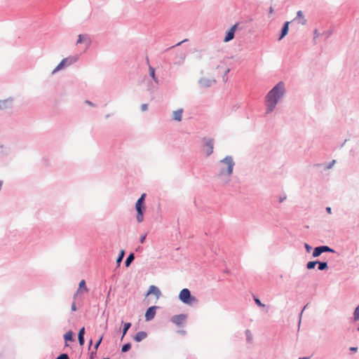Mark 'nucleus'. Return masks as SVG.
<instances>
[{
  "instance_id": "38",
  "label": "nucleus",
  "mask_w": 359,
  "mask_h": 359,
  "mask_svg": "<svg viewBox=\"0 0 359 359\" xmlns=\"http://www.w3.org/2000/svg\"><path fill=\"white\" fill-rule=\"evenodd\" d=\"M357 350H358V348H356V347H351L350 348V351H353V352H355V351H357Z\"/></svg>"
},
{
  "instance_id": "29",
  "label": "nucleus",
  "mask_w": 359,
  "mask_h": 359,
  "mask_svg": "<svg viewBox=\"0 0 359 359\" xmlns=\"http://www.w3.org/2000/svg\"><path fill=\"white\" fill-rule=\"evenodd\" d=\"M79 341L81 346H83L84 344V337L82 335H78Z\"/></svg>"
},
{
  "instance_id": "17",
  "label": "nucleus",
  "mask_w": 359,
  "mask_h": 359,
  "mask_svg": "<svg viewBox=\"0 0 359 359\" xmlns=\"http://www.w3.org/2000/svg\"><path fill=\"white\" fill-rule=\"evenodd\" d=\"M297 17L299 20V23L304 25L306 23V20L305 19L302 11H299L297 13Z\"/></svg>"
},
{
  "instance_id": "40",
  "label": "nucleus",
  "mask_w": 359,
  "mask_h": 359,
  "mask_svg": "<svg viewBox=\"0 0 359 359\" xmlns=\"http://www.w3.org/2000/svg\"><path fill=\"white\" fill-rule=\"evenodd\" d=\"M187 41V39H185V40H184V41H182L179 42V43L177 44V46H180V45H181L183 42H184V41Z\"/></svg>"
},
{
  "instance_id": "32",
  "label": "nucleus",
  "mask_w": 359,
  "mask_h": 359,
  "mask_svg": "<svg viewBox=\"0 0 359 359\" xmlns=\"http://www.w3.org/2000/svg\"><path fill=\"white\" fill-rule=\"evenodd\" d=\"M145 196L146 194H142L141 197L137 201H141V203H144Z\"/></svg>"
},
{
  "instance_id": "39",
  "label": "nucleus",
  "mask_w": 359,
  "mask_h": 359,
  "mask_svg": "<svg viewBox=\"0 0 359 359\" xmlns=\"http://www.w3.org/2000/svg\"><path fill=\"white\" fill-rule=\"evenodd\" d=\"M326 210H327V213H329V214H332V209H331V208H330V207H327V208H326Z\"/></svg>"
},
{
  "instance_id": "42",
  "label": "nucleus",
  "mask_w": 359,
  "mask_h": 359,
  "mask_svg": "<svg viewBox=\"0 0 359 359\" xmlns=\"http://www.w3.org/2000/svg\"><path fill=\"white\" fill-rule=\"evenodd\" d=\"M299 359H309L308 358H300Z\"/></svg>"
},
{
  "instance_id": "23",
  "label": "nucleus",
  "mask_w": 359,
  "mask_h": 359,
  "mask_svg": "<svg viewBox=\"0 0 359 359\" xmlns=\"http://www.w3.org/2000/svg\"><path fill=\"white\" fill-rule=\"evenodd\" d=\"M318 262H309L306 264V267L308 269H312L316 266Z\"/></svg>"
},
{
  "instance_id": "34",
  "label": "nucleus",
  "mask_w": 359,
  "mask_h": 359,
  "mask_svg": "<svg viewBox=\"0 0 359 359\" xmlns=\"http://www.w3.org/2000/svg\"><path fill=\"white\" fill-rule=\"evenodd\" d=\"M146 236H147L146 234H144V235L141 236V238H140V243H144V241L146 239Z\"/></svg>"
},
{
  "instance_id": "11",
  "label": "nucleus",
  "mask_w": 359,
  "mask_h": 359,
  "mask_svg": "<svg viewBox=\"0 0 359 359\" xmlns=\"http://www.w3.org/2000/svg\"><path fill=\"white\" fill-rule=\"evenodd\" d=\"M185 318H186L185 316L183 314L177 315V316H174L172 318L171 320L175 325L180 326L184 323V322L185 320Z\"/></svg>"
},
{
  "instance_id": "16",
  "label": "nucleus",
  "mask_w": 359,
  "mask_h": 359,
  "mask_svg": "<svg viewBox=\"0 0 359 359\" xmlns=\"http://www.w3.org/2000/svg\"><path fill=\"white\" fill-rule=\"evenodd\" d=\"M289 22H286L283 27V29H282V33H281V35L279 38V40L282 39L287 34V32H288V29H289Z\"/></svg>"
},
{
  "instance_id": "14",
  "label": "nucleus",
  "mask_w": 359,
  "mask_h": 359,
  "mask_svg": "<svg viewBox=\"0 0 359 359\" xmlns=\"http://www.w3.org/2000/svg\"><path fill=\"white\" fill-rule=\"evenodd\" d=\"M147 337V334L145 332L142 331V332H137L135 335L134 339H135V341L139 342V341H141L143 339H144Z\"/></svg>"
},
{
  "instance_id": "9",
  "label": "nucleus",
  "mask_w": 359,
  "mask_h": 359,
  "mask_svg": "<svg viewBox=\"0 0 359 359\" xmlns=\"http://www.w3.org/2000/svg\"><path fill=\"white\" fill-rule=\"evenodd\" d=\"M237 26L238 25L236 24L231 27V29L227 32L225 38L224 39V42H228L234 38V33L237 29Z\"/></svg>"
},
{
  "instance_id": "12",
  "label": "nucleus",
  "mask_w": 359,
  "mask_h": 359,
  "mask_svg": "<svg viewBox=\"0 0 359 359\" xmlns=\"http://www.w3.org/2000/svg\"><path fill=\"white\" fill-rule=\"evenodd\" d=\"M149 294H154L157 299H158L161 295V291L156 286L151 285L147 292V295Z\"/></svg>"
},
{
  "instance_id": "21",
  "label": "nucleus",
  "mask_w": 359,
  "mask_h": 359,
  "mask_svg": "<svg viewBox=\"0 0 359 359\" xmlns=\"http://www.w3.org/2000/svg\"><path fill=\"white\" fill-rule=\"evenodd\" d=\"M353 318L355 321L359 320V305L355 308L354 311Z\"/></svg>"
},
{
  "instance_id": "18",
  "label": "nucleus",
  "mask_w": 359,
  "mask_h": 359,
  "mask_svg": "<svg viewBox=\"0 0 359 359\" xmlns=\"http://www.w3.org/2000/svg\"><path fill=\"white\" fill-rule=\"evenodd\" d=\"M64 339L65 340V341H72L73 340V333L72 331H69L67 332L65 335H64ZM65 345L67 346L68 344L66 343Z\"/></svg>"
},
{
  "instance_id": "22",
  "label": "nucleus",
  "mask_w": 359,
  "mask_h": 359,
  "mask_svg": "<svg viewBox=\"0 0 359 359\" xmlns=\"http://www.w3.org/2000/svg\"><path fill=\"white\" fill-rule=\"evenodd\" d=\"M318 269L320 271L324 270L327 268V264L326 262H318Z\"/></svg>"
},
{
  "instance_id": "7",
  "label": "nucleus",
  "mask_w": 359,
  "mask_h": 359,
  "mask_svg": "<svg viewBox=\"0 0 359 359\" xmlns=\"http://www.w3.org/2000/svg\"><path fill=\"white\" fill-rule=\"evenodd\" d=\"M333 252L334 250L332 249H331L330 248H329L328 246L322 245L320 247H317L314 249V250L313 252V256L314 257H317L320 256L323 252Z\"/></svg>"
},
{
  "instance_id": "24",
  "label": "nucleus",
  "mask_w": 359,
  "mask_h": 359,
  "mask_svg": "<svg viewBox=\"0 0 359 359\" xmlns=\"http://www.w3.org/2000/svg\"><path fill=\"white\" fill-rule=\"evenodd\" d=\"M130 347H131L130 344L128 343L123 346L121 351L123 352H127L128 351L130 350Z\"/></svg>"
},
{
  "instance_id": "20",
  "label": "nucleus",
  "mask_w": 359,
  "mask_h": 359,
  "mask_svg": "<svg viewBox=\"0 0 359 359\" xmlns=\"http://www.w3.org/2000/svg\"><path fill=\"white\" fill-rule=\"evenodd\" d=\"M130 327H131V323H124L122 338L125 336V334H126L127 331L129 330V328Z\"/></svg>"
},
{
  "instance_id": "6",
  "label": "nucleus",
  "mask_w": 359,
  "mask_h": 359,
  "mask_svg": "<svg viewBox=\"0 0 359 359\" xmlns=\"http://www.w3.org/2000/svg\"><path fill=\"white\" fill-rule=\"evenodd\" d=\"M135 209L137 210V221L138 222H142L143 221L144 217H143V210L144 209L143 206V203H141V201H137L135 204Z\"/></svg>"
},
{
  "instance_id": "15",
  "label": "nucleus",
  "mask_w": 359,
  "mask_h": 359,
  "mask_svg": "<svg viewBox=\"0 0 359 359\" xmlns=\"http://www.w3.org/2000/svg\"><path fill=\"white\" fill-rule=\"evenodd\" d=\"M182 112L183 110L182 109L173 111V119L177 121H180L182 120Z\"/></svg>"
},
{
  "instance_id": "33",
  "label": "nucleus",
  "mask_w": 359,
  "mask_h": 359,
  "mask_svg": "<svg viewBox=\"0 0 359 359\" xmlns=\"http://www.w3.org/2000/svg\"><path fill=\"white\" fill-rule=\"evenodd\" d=\"M84 333H85V328H84V327H82V328L79 330V335L84 336Z\"/></svg>"
},
{
  "instance_id": "37",
  "label": "nucleus",
  "mask_w": 359,
  "mask_h": 359,
  "mask_svg": "<svg viewBox=\"0 0 359 359\" xmlns=\"http://www.w3.org/2000/svg\"><path fill=\"white\" fill-rule=\"evenodd\" d=\"M142 109L143 111L147 110V104H144L142 105Z\"/></svg>"
},
{
  "instance_id": "8",
  "label": "nucleus",
  "mask_w": 359,
  "mask_h": 359,
  "mask_svg": "<svg viewBox=\"0 0 359 359\" xmlns=\"http://www.w3.org/2000/svg\"><path fill=\"white\" fill-rule=\"evenodd\" d=\"M156 308H157L156 306H154L149 307L147 310L146 313H145V319L147 321H149L154 318L155 314H156Z\"/></svg>"
},
{
  "instance_id": "28",
  "label": "nucleus",
  "mask_w": 359,
  "mask_h": 359,
  "mask_svg": "<svg viewBox=\"0 0 359 359\" xmlns=\"http://www.w3.org/2000/svg\"><path fill=\"white\" fill-rule=\"evenodd\" d=\"M254 300H255V303H256L259 306H262V307L265 306V305H264V304H263L260 302V300H259L258 298H257V297H254Z\"/></svg>"
},
{
  "instance_id": "4",
  "label": "nucleus",
  "mask_w": 359,
  "mask_h": 359,
  "mask_svg": "<svg viewBox=\"0 0 359 359\" xmlns=\"http://www.w3.org/2000/svg\"><path fill=\"white\" fill-rule=\"evenodd\" d=\"M76 60V58L74 57H70L67 58L63 59L59 65L54 69L52 74L56 73L57 71L63 69L65 66L69 65L74 62H75Z\"/></svg>"
},
{
  "instance_id": "19",
  "label": "nucleus",
  "mask_w": 359,
  "mask_h": 359,
  "mask_svg": "<svg viewBox=\"0 0 359 359\" xmlns=\"http://www.w3.org/2000/svg\"><path fill=\"white\" fill-rule=\"evenodd\" d=\"M134 259V255L133 253L130 254L129 256L127 257L126 262H125V264L126 266H128L130 263L133 261Z\"/></svg>"
},
{
  "instance_id": "1",
  "label": "nucleus",
  "mask_w": 359,
  "mask_h": 359,
  "mask_svg": "<svg viewBox=\"0 0 359 359\" xmlns=\"http://www.w3.org/2000/svg\"><path fill=\"white\" fill-rule=\"evenodd\" d=\"M284 84L282 82L278 83L273 87L266 96V113H271L284 93Z\"/></svg>"
},
{
  "instance_id": "30",
  "label": "nucleus",
  "mask_w": 359,
  "mask_h": 359,
  "mask_svg": "<svg viewBox=\"0 0 359 359\" xmlns=\"http://www.w3.org/2000/svg\"><path fill=\"white\" fill-rule=\"evenodd\" d=\"M102 336H101L100 337V339H98V341L96 342L95 345V349L97 350L100 346V344H101L102 342Z\"/></svg>"
},
{
  "instance_id": "41",
  "label": "nucleus",
  "mask_w": 359,
  "mask_h": 359,
  "mask_svg": "<svg viewBox=\"0 0 359 359\" xmlns=\"http://www.w3.org/2000/svg\"><path fill=\"white\" fill-rule=\"evenodd\" d=\"M285 198H280V203H282Z\"/></svg>"
},
{
  "instance_id": "5",
  "label": "nucleus",
  "mask_w": 359,
  "mask_h": 359,
  "mask_svg": "<svg viewBox=\"0 0 359 359\" xmlns=\"http://www.w3.org/2000/svg\"><path fill=\"white\" fill-rule=\"evenodd\" d=\"M76 60V58L74 57H70L67 58L63 59L59 65L54 69L52 74L56 73L57 71L63 69L65 66L69 65L74 62H75Z\"/></svg>"
},
{
  "instance_id": "43",
  "label": "nucleus",
  "mask_w": 359,
  "mask_h": 359,
  "mask_svg": "<svg viewBox=\"0 0 359 359\" xmlns=\"http://www.w3.org/2000/svg\"><path fill=\"white\" fill-rule=\"evenodd\" d=\"M104 359H109V358H104Z\"/></svg>"
},
{
  "instance_id": "13",
  "label": "nucleus",
  "mask_w": 359,
  "mask_h": 359,
  "mask_svg": "<svg viewBox=\"0 0 359 359\" xmlns=\"http://www.w3.org/2000/svg\"><path fill=\"white\" fill-rule=\"evenodd\" d=\"M82 291L87 292L88 291L86 285V281L84 280H81L79 285V288L76 292V293L74 294V298L76 297L77 294L81 293Z\"/></svg>"
},
{
  "instance_id": "25",
  "label": "nucleus",
  "mask_w": 359,
  "mask_h": 359,
  "mask_svg": "<svg viewBox=\"0 0 359 359\" xmlns=\"http://www.w3.org/2000/svg\"><path fill=\"white\" fill-rule=\"evenodd\" d=\"M149 72H150V76L153 78V79L156 81V76H155V69L149 67Z\"/></svg>"
},
{
  "instance_id": "44",
  "label": "nucleus",
  "mask_w": 359,
  "mask_h": 359,
  "mask_svg": "<svg viewBox=\"0 0 359 359\" xmlns=\"http://www.w3.org/2000/svg\"><path fill=\"white\" fill-rule=\"evenodd\" d=\"M358 331H359V327H358Z\"/></svg>"
},
{
  "instance_id": "2",
  "label": "nucleus",
  "mask_w": 359,
  "mask_h": 359,
  "mask_svg": "<svg viewBox=\"0 0 359 359\" xmlns=\"http://www.w3.org/2000/svg\"><path fill=\"white\" fill-rule=\"evenodd\" d=\"M234 162L231 156H226L219 162V175H231L233 172Z\"/></svg>"
},
{
  "instance_id": "26",
  "label": "nucleus",
  "mask_w": 359,
  "mask_h": 359,
  "mask_svg": "<svg viewBox=\"0 0 359 359\" xmlns=\"http://www.w3.org/2000/svg\"><path fill=\"white\" fill-rule=\"evenodd\" d=\"M124 254H125L124 250H121L120 252V255L116 260L117 263H120L122 261Z\"/></svg>"
},
{
  "instance_id": "35",
  "label": "nucleus",
  "mask_w": 359,
  "mask_h": 359,
  "mask_svg": "<svg viewBox=\"0 0 359 359\" xmlns=\"http://www.w3.org/2000/svg\"><path fill=\"white\" fill-rule=\"evenodd\" d=\"M305 248H306V249L307 252H309L311 251V247L309 245H308L307 243H306V244H305Z\"/></svg>"
},
{
  "instance_id": "10",
  "label": "nucleus",
  "mask_w": 359,
  "mask_h": 359,
  "mask_svg": "<svg viewBox=\"0 0 359 359\" xmlns=\"http://www.w3.org/2000/svg\"><path fill=\"white\" fill-rule=\"evenodd\" d=\"M214 140L212 139L205 140V153L208 156L210 155L213 152Z\"/></svg>"
},
{
  "instance_id": "27",
  "label": "nucleus",
  "mask_w": 359,
  "mask_h": 359,
  "mask_svg": "<svg viewBox=\"0 0 359 359\" xmlns=\"http://www.w3.org/2000/svg\"><path fill=\"white\" fill-rule=\"evenodd\" d=\"M55 359H69L68 355L67 353H62L60 354L57 358Z\"/></svg>"
},
{
  "instance_id": "31",
  "label": "nucleus",
  "mask_w": 359,
  "mask_h": 359,
  "mask_svg": "<svg viewBox=\"0 0 359 359\" xmlns=\"http://www.w3.org/2000/svg\"><path fill=\"white\" fill-rule=\"evenodd\" d=\"M83 39H84V36L79 34V37H78V40L76 41V43L79 44V43H82L83 41Z\"/></svg>"
},
{
  "instance_id": "36",
  "label": "nucleus",
  "mask_w": 359,
  "mask_h": 359,
  "mask_svg": "<svg viewBox=\"0 0 359 359\" xmlns=\"http://www.w3.org/2000/svg\"><path fill=\"white\" fill-rule=\"evenodd\" d=\"M72 311H76V304H75L74 302L72 305Z\"/></svg>"
},
{
  "instance_id": "3",
  "label": "nucleus",
  "mask_w": 359,
  "mask_h": 359,
  "mask_svg": "<svg viewBox=\"0 0 359 359\" xmlns=\"http://www.w3.org/2000/svg\"><path fill=\"white\" fill-rule=\"evenodd\" d=\"M179 299L184 304L191 306L198 302L196 297L192 296L189 289H182L179 294Z\"/></svg>"
}]
</instances>
